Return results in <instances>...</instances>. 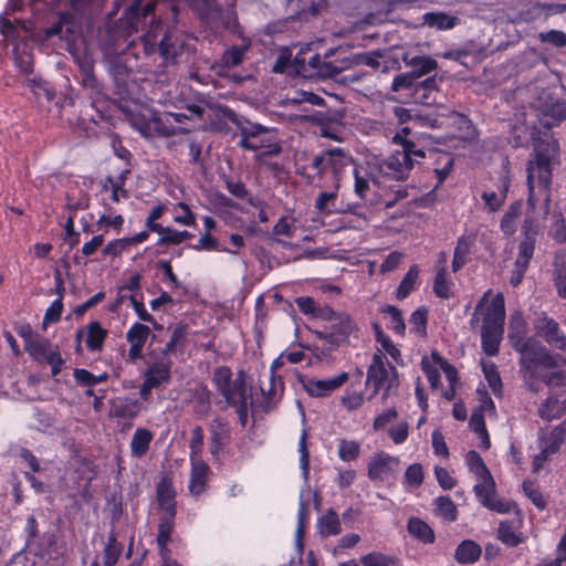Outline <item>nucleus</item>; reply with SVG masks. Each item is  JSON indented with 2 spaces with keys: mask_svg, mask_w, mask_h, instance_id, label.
Masks as SVG:
<instances>
[{
  "mask_svg": "<svg viewBox=\"0 0 566 566\" xmlns=\"http://www.w3.org/2000/svg\"><path fill=\"white\" fill-rule=\"evenodd\" d=\"M559 163V145L553 138L541 139L535 143L533 157L528 160L527 171V214L521 229V241L535 247L541 227L539 217H546L551 202V181L553 167Z\"/></svg>",
  "mask_w": 566,
  "mask_h": 566,
  "instance_id": "1",
  "label": "nucleus"
},
{
  "mask_svg": "<svg viewBox=\"0 0 566 566\" xmlns=\"http://www.w3.org/2000/svg\"><path fill=\"white\" fill-rule=\"evenodd\" d=\"M490 294L491 290L486 291L476 304L470 319V325L472 328H475L479 323V313L483 312L481 326L482 348L489 356H494L499 353L500 342L504 332L505 304L502 293H497L484 308Z\"/></svg>",
  "mask_w": 566,
  "mask_h": 566,
  "instance_id": "2",
  "label": "nucleus"
},
{
  "mask_svg": "<svg viewBox=\"0 0 566 566\" xmlns=\"http://www.w3.org/2000/svg\"><path fill=\"white\" fill-rule=\"evenodd\" d=\"M212 382L228 406L235 409L241 424L245 426L252 400L248 394L244 373L241 370L233 378L229 367L220 366L213 371Z\"/></svg>",
  "mask_w": 566,
  "mask_h": 566,
  "instance_id": "3",
  "label": "nucleus"
},
{
  "mask_svg": "<svg viewBox=\"0 0 566 566\" xmlns=\"http://www.w3.org/2000/svg\"><path fill=\"white\" fill-rule=\"evenodd\" d=\"M409 135L410 128L403 127L391 138L392 144L399 146L400 149L394 150L382 165L385 174L396 180L407 179L415 163L424 158L423 149L417 147Z\"/></svg>",
  "mask_w": 566,
  "mask_h": 566,
  "instance_id": "4",
  "label": "nucleus"
},
{
  "mask_svg": "<svg viewBox=\"0 0 566 566\" xmlns=\"http://www.w3.org/2000/svg\"><path fill=\"white\" fill-rule=\"evenodd\" d=\"M156 4V0H134L130 7L126 9L122 19L129 33L137 32L139 29H144L147 25L150 27L149 32L142 36V43L146 54H151L156 51L157 35L153 30Z\"/></svg>",
  "mask_w": 566,
  "mask_h": 566,
  "instance_id": "5",
  "label": "nucleus"
},
{
  "mask_svg": "<svg viewBox=\"0 0 566 566\" xmlns=\"http://www.w3.org/2000/svg\"><path fill=\"white\" fill-rule=\"evenodd\" d=\"M366 385L373 387L371 399L381 389L384 390L382 399L386 400L391 395V390L398 387V373L391 366L386 356L381 352L373 355V361L367 370Z\"/></svg>",
  "mask_w": 566,
  "mask_h": 566,
  "instance_id": "6",
  "label": "nucleus"
},
{
  "mask_svg": "<svg viewBox=\"0 0 566 566\" xmlns=\"http://www.w3.org/2000/svg\"><path fill=\"white\" fill-rule=\"evenodd\" d=\"M559 367L558 356L551 352L528 357H520V374L527 390L538 392L543 381V370Z\"/></svg>",
  "mask_w": 566,
  "mask_h": 566,
  "instance_id": "7",
  "label": "nucleus"
},
{
  "mask_svg": "<svg viewBox=\"0 0 566 566\" xmlns=\"http://www.w3.org/2000/svg\"><path fill=\"white\" fill-rule=\"evenodd\" d=\"M527 325L521 312L511 315L509 322V340L512 347L521 354V357H528L549 352L539 340L534 337H526Z\"/></svg>",
  "mask_w": 566,
  "mask_h": 566,
  "instance_id": "8",
  "label": "nucleus"
},
{
  "mask_svg": "<svg viewBox=\"0 0 566 566\" xmlns=\"http://www.w3.org/2000/svg\"><path fill=\"white\" fill-rule=\"evenodd\" d=\"M128 120L144 137H170L177 134L176 127L166 125L161 116L151 108L142 107L138 112L129 114Z\"/></svg>",
  "mask_w": 566,
  "mask_h": 566,
  "instance_id": "9",
  "label": "nucleus"
},
{
  "mask_svg": "<svg viewBox=\"0 0 566 566\" xmlns=\"http://www.w3.org/2000/svg\"><path fill=\"white\" fill-rule=\"evenodd\" d=\"M533 107L538 112L541 124L546 128L559 125L566 119V103L555 99L547 91H542L533 102Z\"/></svg>",
  "mask_w": 566,
  "mask_h": 566,
  "instance_id": "10",
  "label": "nucleus"
},
{
  "mask_svg": "<svg viewBox=\"0 0 566 566\" xmlns=\"http://www.w3.org/2000/svg\"><path fill=\"white\" fill-rule=\"evenodd\" d=\"M534 329L537 336L560 352L556 354L559 365L566 366V335L559 328L558 323L546 315H539L534 322Z\"/></svg>",
  "mask_w": 566,
  "mask_h": 566,
  "instance_id": "11",
  "label": "nucleus"
},
{
  "mask_svg": "<svg viewBox=\"0 0 566 566\" xmlns=\"http://www.w3.org/2000/svg\"><path fill=\"white\" fill-rule=\"evenodd\" d=\"M311 52V46L305 45L294 56L292 67L293 70L303 77H321L325 78L323 66L327 64V59L336 54L335 51H329L324 55V59L319 54L314 53L311 56H306Z\"/></svg>",
  "mask_w": 566,
  "mask_h": 566,
  "instance_id": "12",
  "label": "nucleus"
},
{
  "mask_svg": "<svg viewBox=\"0 0 566 566\" xmlns=\"http://www.w3.org/2000/svg\"><path fill=\"white\" fill-rule=\"evenodd\" d=\"M399 459L384 451L370 457L367 465L368 478L376 484L395 476L399 469Z\"/></svg>",
  "mask_w": 566,
  "mask_h": 566,
  "instance_id": "13",
  "label": "nucleus"
},
{
  "mask_svg": "<svg viewBox=\"0 0 566 566\" xmlns=\"http://www.w3.org/2000/svg\"><path fill=\"white\" fill-rule=\"evenodd\" d=\"M474 493L479 502L491 511L497 513H507L511 511V504L497 497L495 483L491 474L480 478V482L474 485Z\"/></svg>",
  "mask_w": 566,
  "mask_h": 566,
  "instance_id": "14",
  "label": "nucleus"
},
{
  "mask_svg": "<svg viewBox=\"0 0 566 566\" xmlns=\"http://www.w3.org/2000/svg\"><path fill=\"white\" fill-rule=\"evenodd\" d=\"M269 133L268 127L253 124L250 122L239 125V146L249 149L258 150L270 145V140L266 138Z\"/></svg>",
  "mask_w": 566,
  "mask_h": 566,
  "instance_id": "15",
  "label": "nucleus"
},
{
  "mask_svg": "<svg viewBox=\"0 0 566 566\" xmlns=\"http://www.w3.org/2000/svg\"><path fill=\"white\" fill-rule=\"evenodd\" d=\"M354 66H357L356 54H348L346 56L337 55L332 61L327 60V64L323 66L324 76L325 78H333L342 83L358 82L360 76L357 74L338 78L342 72L350 70Z\"/></svg>",
  "mask_w": 566,
  "mask_h": 566,
  "instance_id": "16",
  "label": "nucleus"
},
{
  "mask_svg": "<svg viewBox=\"0 0 566 566\" xmlns=\"http://www.w3.org/2000/svg\"><path fill=\"white\" fill-rule=\"evenodd\" d=\"M349 378L348 373L343 371L329 379L311 378L304 382L306 392L312 397H326L342 387Z\"/></svg>",
  "mask_w": 566,
  "mask_h": 566,
  "instance_id": "17",
  "label": "nucleus"
},
{
  "mask_svg": "<svg viewBox=\"0 0 566 566\" xmlns=\"http://www.w3.org/2000/svg\"><path fill=\"white\" fill-rule=\"evenodd\" d=\"M158 49L166 65L176 64L184 53L185 44L178 36L166 33Z\"/></svg>",
  "mask_w": 566,
  "mask_h": 566,
  "instance_id": "18",
  "label": "nucleus"
},
{
  "mask_svg": "<svg viewBox=\"0 0 566 566\" xmlns=\"http://www.w3.org/2000/svg\"><path fill=\"white\" fill-rule=\"evenodd\" d=\"M401 60L406 66L411 67V72L418 80L438 67L437 61L430 56L411 55L405 52Z\"/></svg>",
  "mask_w": 566,
  "mask_h": 566,
  "instance_id": "19",
  "label": "nucleus"
},
{
  "mask_svg": "<svg viewBox=\"0 0 566 566\" xmlns=\"http://www.w3.org/2000/svg\"><path fill=\"white\" fill-rule=\"evenodd\" d=\"M191 473L189 481V491L193 495H199L205 491L209 467L201 460V458H192Z\"/></svg>",
  "mask_w": 566,
  "mask_h": 566,
  "instance_id": "20",
  "label": "nucleus"
},
{
  "mask_svg": "<svg viewBox=\"0 0 566 566\" xmlns=\"http://www.w3.org/2000/svg\"><path fill=\"white\" fill-rule=\"evenodd\" d=\"M331 328L333 329V333L329 334H323L319 333V337L329 342L334 343L335 335H338L340 337H348L356 331V325L352 321L348 314L346 313H338L336 317L334 318V322L331 323Z\"/></svg>",
  "mask_w": 566,
  "mask_h": 566,
  "instance_id": "21",
  "label": "nucleus"
},
{
  "mask_svg": "<svg viewBox=\"0 0 566 566\" xmlns=\"http://www.w3.org/2000/svg\"><path fill=\"white\" fill-rule=\"evenodd\" d=\"M170 368L171 361L167 357H163L149 365L145 378L149 380L150 385L160 386L169 381Z\"/></svg>",
  "mask_w": 566,
  "mask_h": 566,
  "instance_id": "22",
  "label": "nucleus"
},
{
  "mask_svg": "<svg viewBox=\"0 0 566 566\" xmlns=\"http://www.w3.org/2000/svg\"><path fill=\"white\" fill-rule=\"evenodd\" d=\"M316 527L317 533L323 538L336 536L342 532L340 520L333 509H328L321 517H318Z\"/></svg>",
  "mask_w": 566,
  "mask_h": 566,
  "instance_id": "23",
  "label": "nucleus"
},
{
  "mask_svg": "<svg viewBox=\"0 0 566 566\" xmlns=\"http://www.w3.org/2000/svg\"><path fill=\"white\" fill-rule=\"evenodd\" d=\"M407 531L410 536L423 544H432L436 541V535L431 526L419 517H410L408 520Z\"/></svg>",
  "mask_w": 566,
  "mask_h": 566,
  "instance_id": "24",
  "label": "nucleus"
},
{
  "mask_svg": "<svg viewBox=\"0 0 566 566\" xmlns=\"http://www.w3.org/2000/svg\"><path fill=\"white\" fill-rule=\"evenodd\" d=\"M157 501L163 511L161 516L175 517V492L167 481H161L157 486Z\"/></svg>",
  "mask_w": 566,
  "mask_h": 566,
  "instance_id": "25",
  "label": "nucleus"
},
{
  "mask_svg": "<svg viewBox=\"0 0 566 566\" xmlns=\"http://www.w3.org/2000/svg\"><path fill=\"white\" fill-rule=\"evenodd\" d=\"M325 158H327V167L331 168L336 178L354 163L352 156L342 148L325 150Z\"/></svg>",
  "mask_w": 566,
  "mask_h": 566,
  "instance_id": "26",
  "label": "nucleus"
},
{
  "mask_svg": "<svg viewBox=\"0 0 566 566\" xmlns=\"http://www.w3.org/2000/svg\"><path fill=\"white\" fill-rule=\"evenodd\" d=\"M154 438L153 432L146 428H138L130 440V453L134 458L144 457L148 450L150 442Z\"/></svg>",
  "mask_w": 566,
  "mask_h": 566,
  "instance_id": "27",
  "label": "nucleus"
},
{
  "mask_svg": "<svg viewBox=\"0 0 566 566\" xmlns=\"http://www.w3.org/2000/svg\"><path fill=\"white\" fill-rule=\"evenodd\" d=\"M481 547L471 539L462 541L454 552V558L460 564H473L481 556Z\"/></svg>",
  "mask_w": 566,
  "mask_h": 566,
  "instance_id": "28",
  "label": "nucleus"
},
{
  "mask_svg": "<svg viewBox=\"0 0 566 566\" xmlns=\"http://www.w3.org/2000/svg\"><path fill=\"white\" fill-rule=\"evenodd\" d=\"M509 187L510 180L506 176H504L501 180V186L499 187L497 191H484L482 193V199L490 211L495 212L501 209L506 199Z\"/></svg>",
  "mask_w": 566,
  "mask_h": 566,
  "instance_id": "29",
  "label": "nucleus"
},
{
  "mask_svg": "<svg viewBox=\"0 0 566 566\" xmlns=\"http://www.w3.org/2000/svg\"><path fill=\"white\" fill-rule=\"evenodd\" d=\"M174 518L168 516H160L158 525L157 545L159 548L160 558L170 556V551L167 545L171 541V532L174 530Z\"/></svg>",
  "mask_w": 566,
  "mask_h": 566,
  "instance_id": "30",
  "label": "nucleus"
},
{
  "mask_svg": "<svg viewBox=\"0 0 566 566\" xmlns=\"http://www.w3.org/2000/svg\"><path fill=\"white\" fill-rule=\"evenodd\" d=\"M195 9L207 23H218L221 19V7L217 0H195Z\"/></svg>",
  "mask_w": 566,
  "mask_h": 566,
  "instance_id": "31",
  "label": "nucleus"
},
{
  "mask_svg": "<svg viewBox=\"0 0 566 566\" xmlns=\"http://www.w3.org/2000/svg\"><path fill=\"white\" fill-rule=\"evenodd\" d=\"M522 207V201L517 200L513 202L504 212L500 222V228L504 235L512 237L515 233Z\"/></svg>",
  "mask_w": 566,
  "mask_h": 566,
  "instance_id": "32",
  "label": "nucleus"
},
{
  "mask_svg": "<svg viewBox=\"0 0 566 566\" xmlns=\"http://www.w3.org/2000/svg\"><path fill=\"white\" fill-rule=\"evenodd\" d=\"M566 410V402L555 396H548L538 408V416L544 420L560 418Z\"/></svg>",
  "mask_w": 566,
  "mask_h": 566,
  "instance_id": "33",
  "label": "nucleus"
},
{
  "mask_svg": "<svg viewBox=\"0 0 566 566\" xmlns=\"http://www.w3.org/2000/svg\"><path fill=\"white\" fill-rule=\"evenodd\" d=\"M250 49V43H243L241 45H233L227 49L220 60V64L214 66L219 67H234L242 63L245 53Z\"/></svg>",
  "mask_w": 566,
  "mask_h": 566,
  "instance_id": "34",
  "label": "nucleus"
},
{
  "mask_svg": "<svg viewBox=\"0 0 566 566\" xmlns=\"http://www.w3.org/2000/svg\"><path fill=\"white\" fill-rule=\"evenodd\" d=\"M24 348L33 358L44 361L56 347H53L49 339L38 335L33 340L28 342Z\"/></svg>",
  "mask_w": 566,
  "mask_h": 566,
  "instance_id": "35",
  "label": "nucleus"
},
{
  "mask_svg": "<svg viewBox=\"0 0 566 566\" xmlns=\"http://www.w3.org/2000/svg\"><path fill=\"white\" fill-rule=\"evenodd\" d=\"M433 505V513L437 516L449 523L457 521L458 510L454 502L449 496L437 497Z\"/></svg>",
  "mask_w": 566,
  "mask_h": 566,
  "instance_id": "36",
  "label": "nucleus"
},
{
  "mask_svg": "<svg viewBox=\"0 0 566 566\" xmlns=\"http://www.w3.org/2000/svg\"><path fill=\"white\" fill-rule=\"evenodd\" d=\"M566 433V422H563L560 427H557L544 436L539 440L541 449L546 450L549 454L555 453L564 441Z\"/></svg>",
  "mask_w": 566,
  "mask_h": 566,
  "instance_id": "37",
  "label": "nucleus"
},
{
  "mask_svg": "<svg viewBox=\"0 0 566 566\" xmlns=\"http://www.w3.org/2000/svg\"><path fill=\"white\" fill-rule=\"evenodd\" d=\"M140 411V402L136 399H119L114 402L112 412L118 418H135Z\"/></svg>",
  "mask_w": 566,
  "mask_h": 566,
  "instance_id": "38",
  "label": "nucleus"
},
{
  "mask_svg": "<svg viewBox=\"0 0 566 566\" xmlns=\"http://www.w3.org/2000/svg\"><path fill=\"white\" fill-rule=\"evenodd\" d=\"M363 566H399V558L380 552H371L359 558Z\"/></svg>",
  "mask_w": 566,
  "mask_h": 566,
  "instance_id": "39",
  "label": "nucleus"
},
{
  "mask_svg": "<svg viewBox=\"0 0 566 566\" xmlns=\"http://www.w3.org/2000/svg\"><path fill=\"white\" fill-rule=\"evenodd\" d=\"M109 71L118 87L126 85V80L132 71V66L126 64L124 56H116L109 62Z\"/></svg>",
  "mask_w": 566,
  "mask_h": 566,
  "instance_id": "40",
  "label": "nucleus"
},
{
  "mask_svg": "<svg viewBox=\"0 0 566 566\" xmlns=\"http://www.w3.org/2000/svg\"><path fill=\"white\" fill-rule=\"evenodd\" d=\"M86 328V346L91 350H99L106 337V331L97 322L90 323Z\"/></svg>",
  "mask_w": 566,
  "mask_h": 566,
  "instance_id": "41",
  "label": "nucleus"
},
{
  "mask_svg": "<svg viewBox=\"0 0 566 566\" xmlns=\"http://www.w3.org/2000/svg\"><path fill=\"white\" fill-rule=\"evenodd\" d=\"M419 270L416 265L411 266L409 271L403 276L402 281L400 282L397 291H396V297L398 300L406 298L410 292L413 290L415 284L418 280Z\"/></svg>",
  "mask_w": 566,
  "mask_h": 566,
  "instance_id": "42",
  "label": "nucleus"
},
{
  "mask_svg": "<svg viewBox=\"0 0 566 566\" xmlns=\"http://www.w3.org/2000/svg\"><path fill=\"white\" fill-rule=\"evenodd\" d=\"M470 427L481 438V446L485 449L490 447V438L486 431L484 416L481 410H475L470 418Z\"/></svg>",
  "mask_w": 566,
  "mask_h": 566,
  "instance_id": "43",
  "label": "nucleus"
},
{
  "mask_svg": "<svg viewBox=\"0 0 566 566\" xmlns=\"http://www.w3.org/2000/svg\"><path fill=\"white\" fill-rule=\"evenodd\" d=\"M457 18L450 17L446 13H427L424 14V22L432 28L440 30H449L455 25Z\"/></svg>",
  "mask_w": 566,
  "mask_h": 566,
  "instance_id": "44",
  "label": "nucleus"
},
{
  "mask_svg": "<svg viewBox=\"0 0 566 566\" xmlns=\"http://www.w3.org/2000/svg\"><path fill=\"white\" fill-rule=\"evenodd\" d=\"M497 537L502 543L509 546H517L523 541L521 535L517 534L513 526L506 521L500 523Z\"/></svg>",
  "mask_w": 566,
  "mask_h": 566,
  "instance_id": "45",
  "label": "nucleus"
},
{
  "mask_svg": "<svg viewBox=\"0 0 566 566\" xmlns=\"http://www.w3.org/2000/svg\"><path fill=\"white\" fill-rule=\"evenodd\" d=\"M452 282L447 279V272L444 268H441L433 282V292L441 298H449L451 296Z\"/></svg>",
  "mask_w": 566,
  "mask_h": 566,
  "instance_id": "46",
  "label": "nucleus"
},
{
  "mask_svg": "<svg viewBox=\"0 0 566 566\" xmlns=\"http://www.w3.org/2000/svg\"><path fill=\"white\" fill-rule=\"evenodd\" d=\"M465 462L470 471L473 472L479 479L491 474L483 459L476 451H469L465 455Z\"/></svg>",
  "mask_w": 566,
  "mask_h": 566,
  "instance_id": "47",
  "label": "nucleus"
},
{
  "mask_svg": "<svg viewBox=\"0 0 566 566\" xmlns=\"http://www.w3.org/2000/svg\"><path fill=\"white\" fill-rule=\"evenodd\" d=\"M360 452V446L358 442L353 440H340L338 443V457L345 461H354L358 458Z\"/></svg>",
  "mask_w": 566,
  "mask_h": 566,
  "instance_id": "48",
  "label": "nucleus"
},
{
  "mask_svg": "<svg viewBox=\"0 0 566 566\" xmlns=\"http://www.w3.org/2000/svg\"><path fill=\"white\" fill-rule=\"evenodd\" d=\"M337 191L321 192L315 200V208L322 213L328 214L334 212Z\"/></svg>",
  "mask_w": 566,
  "mask_h": 566,
  "instance_id": "49",
  "label": "nucleus"
},
{
  "mask_svg": "<svg viewBox=\"0 0 566 566\" xmlns=\"http://www.w3.org/2000/svg\"><path fill=\"white\" fill-rule=\"evenodd\" d=\"M418 78L413 75V73L406 72L400 73L394 77L391 90L394 92H399L402 90H411L413 88L416 91V86L418 85Z\"/></svg>",
  "mask_w": 566,
  "mask_h": 566,
  "instance_id": "50",
  "label": "nucleus"
},
{
  "mask_svg": "<svg viewBox=\"0 0 566 566\" xmlns=\"http://www.w3.org/2000/svg\"><path fill=\"white\" fill-rule=\"evenodd\" d=\"M384 313L390 316V328L398 335H403L406 325L402 318L401 311L394 305H386L382 310Z\"/></svg>",
  "mask_w": 566,
  "mask_h": 566,
  "instance_id": "51",
  "label": "nucleus"
},
{
  "mask_svg": "<svg viewBox=\"0 0 566 566\" xmlns=\"http://www.w3.org/2000/svg\"><path fill=\"white\" fill-rule=\"evenodd\" d=\"M423 468L420 463L410 464L405 472V483L409 488H419L423 482Z\"/></svg>",
  "mask_w": 566,
  "mask_h": 566,
  "instance_id": "52",
  "label": "nucleus"
},
{
  "mask_svg": "<svg viewBox=\"0 0 566 566\" xmlns=\"http://www.w3.org/2000/svg\"><path fill=\"white\" fill-rule=\"evenodd\" d=\"M543 382L549 387L566 386V370L558 367L543 370Z\"/></svg>",
  "mask_w": 566,
  "mask_h": 566,
  "instance_id": "53",
  "label": "nucleus"
},
{
  "mask_svg": "<svg viewBox=\"0 0 566 566\" xmlns=\"http://www.w3.org/2000/svg\"><path fill=\"white\" fill-rule=\"evenodd\" d=\"M482 367L489 386L492 388L495 395L500 394L502 381L496 366L493 363H483Z\"/></svg>",
  "mask_w": 566,
  "mask_h": 566,
  "instance_id": "54",
  "label": "nucleus"
},
{
  "mask_svg": "<svg viewBox=\"0 0 566 566\" xmlns=\"http://www.w3.org/2000/svg\"><path fill=\"white\" fill-rule=\"evenodd\" d=\"M150 333V329L148 326L139 323H135L127 332V340L129 344H139L144 345L148 335Z\"/></svg>",
  "mask_w": 566,
  "mask_h": 566,
  "instance_id": "55",
  "label": "nucleus"
},
{
  "mask_svg": "<svg viewBox=\"0 0 566 566\" xmlns=\"http://www.w3.org/2000/svg\"><path fill=\"white\" fill-rule=\"evenodd\" d=\"M307 433L303 430L300 441H298V452H300V464L303 473V478L305 481L308 479L310 473V453L306 447Z\"/></svg>",
  "mask_w": 566,
  "mask_h": 566,
  "instance_id": "56",
  "label": "nucleus"
},
{
  "mask_svg": "<svg viewBox=\"0 0 566 566\" xmlns=\"http://www.w3.org/2000/svg\"><path fill=\"white\" fill-rule=\"evenodd\" d=\"M434 91H437V81L434 77H428L416 86L415 98L419 102L427 103V99L430 97V93Z\"/></svg>",
  "mask_w": 566,
  "mask_h": 566,
  "instance_id": "57",
  "label": "nucleus"
},
{
  "mask_svg": "<svg viewBox=\"0 0 566 566\" xmlns=\"http://www.w3.org/2000/svg\"><path fill=\"white\" fill-rule=\"evenodd\" d=\"M108 184H109V187L112 189V200L114 202H118L120 197H123V198H127L128 197L127 190H125L123 188V185H124V177L123 176L118 177L117 179H114L112 177H107L106 182L104 184L103 188L107 189L108 188V186H107Z\"/></svg>",
  "mask_w": 566,
  "mask_h": 566,
  "instance_id": "58",
  "label": "nucleus"
},
{
  "mask_svg": "<svg viewBox=\"0 0 566 566\" xmlns=\"http://www.w3.org/2000/svg\"><path fill=\"white\" fill-rule=\"evenodd\" d=\"M273 233L276 235L292 238L295 233L294 219L287 216L280 218L273 227Z\"/></svg>",
  "mask_w": 566,
  "mask_h": 566,
  "instance_id": "59",
  "label": "nucleus"
},
{
  "mask_svg": "<svg viewBox=\"0 0 566 566\" xmlns=\"http://www.w3.org/2000/svg\"><path fill=\"white\" fill-rule=\"evenodd\" d=\"M538 36L542 42L549 43L556 48H563L566 45V33L559 30L542 32Z\"/></svg>",
  "mask_w": 566,
  "mask_h": 566,
  "instance_id": "60",
  "label": "nucleus"
},
{
  "mask_svg": "<svg viewBox=\"0 0 566 566\" xmlns=\"http://www.w3.org/2000/svg\"><path fill=\"white\" fill-rule=\"evenodd\" d=\"M535 247L526 242H520L518 254L515 260V265L528 268L530 261L533 258Z\"/></svg>",
  "mask_w": 566,
  "mask_h": 566,
  "instance_id": "61",
  "label": "nucleus"
},
{
  "mask_svg": "<svg viewBox=\"0 0 566 566\" xmlns=\"http://www.w3.org/2000/svg\"><path fill=\"white\" fill-rule=\"evenodd\" d=\"M553 218L554 223L551 228V235L557 242L563 243L566 241V226L564 219L560 213H554Z\"/></svg>",
  "mask_w": 566,
  "mask_h": 566,
  "instance_id": "62",
  "label": "nucleus"
},
{
  "mask_svg": "<svg viewBox=\"0 0 566 566\" xmlns=\"http://www.w3.org/2000/svg\"><path fill=\"white\" fill-rule=\"evenodd\" d=\"M428 319V312L424 308H418L410 316V324L419 335L426 334V325Z\"/></svg>",
  "mask_w": 566,
  "mask_h": 566,
  "instance_id": "63",
  "label": "nucleus"
},
{
  "mask_svg": "<svg viewBox=\"0 0 566 566\" xmlns=\"http://www.w3.org/2000/svg\"><path fill=\"white\" fill-rule=\"evenodd\" d=\"M555 284L560 296L566 297V258L560 261L556 270Z\"/></svg>",
  "mask_w": 566,
  "mask_h": 566,
  "instance_id": "64",
  "label": "nucleus"
}]
</instances>
